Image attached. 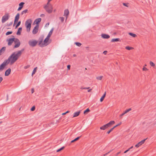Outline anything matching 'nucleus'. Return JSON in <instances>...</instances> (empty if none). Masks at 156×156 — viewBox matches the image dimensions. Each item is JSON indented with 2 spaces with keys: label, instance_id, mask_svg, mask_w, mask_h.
<instances>
[{
  "label": "nucleus",
  "instance_id": "obj_1",
  "mask_svg": "<svg viewBox=\"0 0 156 156\" xmlns=\"http://www.w3.org/2000/svg\"><path fill=\"white\" fill-rule=\"evenodd\" d=\"M24 50V49H23L20 51H18L17 52L13 53L9 57L8 59L10 62L11 64H13L18 59Z\"/></svg>",
  "mask_w": 156,
  "mask_h": 156
},
{
  "label": "nucleus",
  "instance_id": "obj_2",
  "mask_svg": "<svg viewBox=\"0 0 156 156\" xmlns=\"http://www.w3.org/2000/svg\"><path fill=\"white\" fill-rule=\"evenodd\" d=\"M32 20L30 19L27 20L25 22V25L27 29V31L29 32L30 30Z\"/></svg>",
  "mask_w": 156,
  "mask_h": 156
},
{
  "label": "nucleus",
  "instance_id": "obj_3",
  "mask_svg": "<svg viewBox=\"0 0 156 156\" xmlns=\"http://www.w3.org/2000/svg\"><path fill=\"white\" fill-rule=\"evenodd\" d=\"M10 63L8 59L5 60L0 66V71L4 69L5 66Z\"/></svg>",
  "mask_w": 156,
  "mask_h": 156
},
{
  "label": "nucleus",
  "instance_id": "obj_4",
  "mask_svg": "<svg viewBox=\"0 0 156 156\" xmlns=\"http://www.w3.org/2000/svg\"><path fill=\"white\" fill-rule=\"evenodd\" d=\"M9 17L10 16L9 13H5V15L2 17V23H4L9 19Z\"/></svg>",
  "mask_w": 156,
  "mask_h": 156
},
{
  "label": "nucleus",
  "instance_id": "obj_5",
  "mask_svg": "<svg viewBox=\"0 0 156 156\" xmlns=\"http://www.w3.org/2000/svg\"><path fill=\"white\" fill-rule=\"evenodd\" d=\"M44 8L46 11L49 13H51L52 11L53 7L52 5H49L48 6H44Z\"/></svg>",
  "mask_w": 156,
  "mask_h": 156
},
{
  "label": "nucleus",
  "instance_id": "obj_6",
  "mask_svg": "<svg viewBox=\"0 0 156 156\" xmlns=\"http://www.w3.org/2000/svg\"><path fill=\"white\" fill-rule=\"evenodd\" d=\"M37 43V41L35 40H30L28 42V44L30 46L34 47Z\"/></svg>",
  "mask_w": 156,
  "mask_h": 156
},
{
  "label": "nucleus",
  "instance_id": "obj_7",
  "mask_svg": "<svg viewBox=\"0 0 156 156\" xmlns=\"http://www.w3.org/2000/svg\"><path fill=\"white\" fill-rule=\"evenodd\" d=\"M14 43L15 45L14 47V48H16L19 47L20 45V42L19 40L16 38L15 40Z\"/></svg>",
  "mask_w": 156,
  "mask_h": 156
},
{
  "label": "nucleus",
  "instance_id": "obj_8",
  "mask_svg": "<svg viewBox=\"0 0 156 156\" xmlns=\"http://www.w3.org/2000/svg\"><path fill=\"white\" fill-rule=\"evenodd\" d=\"M16 38L14 37L10 38L6 40V41L8 42V44L9 46H10L12 43L14 42Z\"/></svg>",
  "mask_w": 156,
  "mask_h": 156
},
{
  "label": "nucleus",
  "instance_id": "obj_9",
  "mask_svg": "<svg viewBox=\"0 0 156 156\" xmlns=\"http://www.w3.org/2000/svg\"><path fill=\"white\" fill-rule=\"evenodd\" d=\"M39 29V26L37 25H36L35 27H34L33 31L32 33L33 34H36L38 31Z\"/></svg>",
  "mask_w": 156,
  "mask_h": 156
},
{
  "label": "nucleus",
  "instance_id": "obj_10",
  "mask_svg": "<svg viewBox=\"0 0 156 156\" xmlns=\"http://www.w3.org/2000/svg\"><path fill=\"white\" fill-rule=\"evenodd\" d=\"M48 41V40L45 38V39L44 40L42 44L41 45H40V47H43L44 46H47L48 44V43H47Z\"/></svg>",
  "mask_w": 156,
  "mask_h": 156
},
{
  "label": "nucleus",
  "instance_id": "obj_11",
  "mask_svg": "<svg viewBox=\"0 0 156 156\" xmlns=\"http://www.w3.org/2000/svg\"><path fill=\"white\" fill-rule=\"evenodd\" d=\"M147 139V138H146L144 140H141V141L139 142L137 144H136L135 146L137 147H139L140 146L144 143L145 141Z\"/></svg>",
  "mask_w": 156,
  "mask_h": 156
},
{
  "label": "nucleus",
  "instance_id": "obj_12",
  "mask_svg": "<svg viewBox=\"0 0 156 156\" xmlns=\"http://www.w3.org/2000/svg\"><path fill=\"white\" fill-rule=\"evenodd\" d=\"M19 16H20V14L19 13H18L16 15L14 21V23L13 24V26L15 25V24L18 21L19 19Z\"/></svg>",
  "mask_w": 156,
  "mask_h": 156
},
{
  "label": "nucleus",
  "instance_id": "obj_13",
  "mask_svg": "<svg viewBox=\"0 0 156 156\" xmlns=\"http://www.w3.org/2000/svg\"><path fill=\"white\" fill-rule=\"evenodd\" d=\"M69 13V12L68 9H66L64 10V16H66V20H67V16L68 15Z\"/></svg>",
  "mask_w": 156,
  "mask_h": 156
},
{
  "label": "nucleus",
  "instance_id": "obj_14",
  "mask_svg": "<svg viewBox=\"0 0 156 156\" xmlns=\"http://www.w3.org/2000/svg\"><path fill=\"white\" fill-rule=\"evenodd\" d=\"M115 123L114 121H111L108 123L106 124V126L108 127H110L112 125L114 124Z\"/></svg>",
  "mask_w": 156,
  "mask_h": 156
},
{
  "label": "nucleus",
  "instance_id": "obj_15",
  "mask_svg": "<svg viewBox=\"0 0 156 156\" xmlns=\"http://www.w3.org/2000/svg\"><path fill=\"white\" fill-rule=\"evenodd\" d=\"M11 72V69L10 68L8 69L5 72V76H9L10 73Z\"/></svg>",
  "mask_w": 156,
  "mask_h": 156
},
{
  "label": "nucleus",
  "instance_id": "obj_16",
  "mask_svg": "<svg viewBox=\"0 0 156 156\" xmlns=\"http://www.w3.org/2000/svg\"><path fill=\"white\" fill-rule=\"evenodd\" d=\"M41 18H38L36 19L34 21V23H35L36 24V25H37L38 26H39V23L41 22Z\"/></svg>",
  "mask_w": 156,
  "mask_h": 156
},
{
  "label": "nucleus",
  "instance_id": "obj_17",
  "mask_svg": "<svg viewBox=\"0 0 156 156\" xmlns=\"http://www.w3.org/2000/svg\"><path fill=\"white\" fill-rule=\"evenodd\" d=\"M101 36L104 39H108L110 37L108 35L105 34H102Z\"/></svg>",
  "mask_w": 156,
  "mask_h": 156
},
{
  "label": "nucleus",
  "instance_id": "obj_18",
  "mask_svg": "<svg viewBox=\"0 0 156 156\" xmlns=\"http://www.w3.org/2000/svg\"><path fill=\"white\" fill-rule=\"evenodd\" d=\"M6 48L5 47H3L0 50V54L1 55L2 54L4 53L5 51V50Z\"/></svg>",
  "mask_w": 156,
  "mask_h": 156
},
{
  "label": "nucleus",
  "instance_id": "obj_19",
  "mask_svg": "<svg viewBox=\"0 0 156 156\" xmlns=\"http://www.w3.org/2000/svg\"><path fill=\"white\" fill-rule=\"evenodd\" d=\"M22 27L19 28L16 33V34L17 35H20L21 34V31H22Z\"/></svg>",
  "mask_w": 156,
  "mask_h": 156
},
{
  "label": "nucleus",
  "instance_id": "obj_20",
  "mask_svg": "<svg viewBox=\"0 0 156 156\" xmlns=\"http://www.w3.org/2000/svg\"><path fill=\"white\" fill-rule=\"evenodd\" d=\"M80 113V111L76 112H75L74 113V115L73 117H75L78 116L79 115Z\"/></svg>",
  "mask_w": 156,
  "mask_h": 156
},
{
  "label": "nucleus",
  "instance_id": "obj_21",
  "mask_svg": "<svg viewBox=\"0 0 156 156\" xmlns=\"http://www.w3.org/2000/svg\"><path fill=\"white\" fill-rule=\"evenodd\" d=\"M43 38L42 37H40L39 38V41H38V43H39V45L40 46V45H41L42 44V42L43 41Z\"/></svg>",
  "mask_w": 156,
  "mask_h": 156
},
{
  "label": "nucleus",
  "instance_id": "obj_22",
  "mask_svg": "<svg viewBox=\"0 0 156 156\" xmlns=\"http://www.w3.org/2000/svg\"><path fill=\"white\" fill-rule=\"evenodd\" d=\"M108 128V127L107 126L106 124H105L103 125V126H102L101 127H100V129H101L105 130Z\"/></svg>",
  "mask_w": 156,
  "mask_h": 156
},
{
  "label": "nucleus",
  "instance_id": "obj_23",
  "mask_svg": "<svg viewBox=\"0 0 156 156\" xmlns=\"http://www.w3.org/2000/svg\"><path fill=\"white\" fill-rule=\"evenodd\" d=\"M120 41V39L117 38H113L111 40V42H117L119 41Z\"/></svg>",
  "mask_w": 156,
  "mask_h": 156
},
{
  "label": "nucleus",
  "instance_id": "obj_24",
  "mask_svg": "<svg viewBox=\"0 0 156 156\" xmlns=\"http://www.w3.org/2000/svg\"><path fill=\"white\" fill-rule=\"evenodd\" d=\"M106 92H105L104 94L102 96V97H101V98H100V101L101 102H102V101H103L104 98H105V95H106Z\"/></svg>",
  "mask_w": 156,
  "mask_h": 156
},
{
  "label": "nucleus",
  "instance_id": "obj_25",
  "mask_svg": "<svg viewBox=\"0 0 156 156\" xmlns=\"http://www.w3.org/2000/svg\"><path fill=\"white\" fill-rule=\"evenodd\" d=\"M53 31V28H52L50 30V31L49 32L48 34V36L50 37L51 36V35L52 34V33Z\"/></svg>",
  "mask_w": 156,
  "mask_h": 156
},
{
  "label": "nucleus",
  "instance_id": "obj_26",
  "mask_svg": "<svg viewBox=\"0 0 156 156\" xmlns=\"http://www.w3.org/2000/svg\"><path fill=\"white\" fill-rule=\"evenodd\" d=\"M37 67H36L33 70V71L32 73V76H33V75L36 72V69H37Z\"/></svg>",
  "mask_w": 156,
  "mask_h": 156
},
{
  "label": "nucleus",
  "instance_id": "obj_27",
  "mask_svg": "<svg viewBox=\"0 0 156 156\" xmlns=\"http://www.w3.org/2000/svg\"><path fill=\"white\" fill-rule=\"evenodd\" d=\"M80 136H79V137H76V138L75 139H74L73 140H72L71 141V143H73L77 140H78L80 137Z\"/></svg>",
  "mask_w": 156,
  "mask_h": 156
},
{
  "label": "nucleus",
  "instance_id": "obj_28",
  "mask_svg": "<svg viewBox=\"0 0 156 156\" xmlns=\"http://www.w3.org/2000/svg\"><path fill=\"white\" fill-rule=\"evenodd\" d=\"M28 10L27 9H26L23 11L21 13V14L22 15H23L24 14H26Z\"/></svg>",
  "mask_w": 156,
  "mask_h": 156
},
{
  "label": "nucleus",
  "instance_id": "obj_29",
  "mask_svg": "<svg viewBox=\"0 0 156 156\" xmlns=\"http://www.w3.org/2000/svg\"><path fill=\"white\" fill-rule=\"evenodd\" d=\"M129 35H130V36H132V37H135L136 36V35L135 34H133V33H129Z\"/></svg>",
  "mask_w": 156,
  "mask_h": 156
},
{
  "label": "nucleus",
  "instance_id": "obj_30",
  "mask_svg": "<svg viewBox=\"0 0 156 156\" xmlns=\"http://www.w3.org/2000/svg\"><path fill=\"white\" fill-rule=\"evenodd\" d=\"M103 77V76H100L96 77L97 79L98 80H101L102 79V78Z\"/></svg>",
  "mask_w": 156,
  "mask_h": 156
},
{
  "label": "nucleus",
  "instance_id": "obj_31",
  "mask_svg": "<svg viewBox=\"0 0 156 156\" xmlns=\"http://www.w3.org/2000/svg\"><path fill=\"white\" fill-rule=\"evenodd\" d=\"M25 3L23 2H21L20 3L19 5V7H21V8H23V5Z\"/></svg>",
  "mask_w": 156,
  "mask_h": 156
},
{
  "label": "nucleus",
  "instance_id": "obj_32",
  "mask_svg": "<svg viewBox=\"0 0 156 156\" xmlns=\"http://www.w3.org/2000/svg\"><path fill=\"white\" fill-rule=\"evenodd\" d=\"M64 147H65L64 146L60 148L57 150L56 152H59V151H61V150H63L64 148Z\"/></svg>",
  "mask_w": 156,
  "mask_h": 156
},
{
  "label": "nucleus",
  "instance_id": "obj_33",
  "mask_svg": "<svg viewBox=\"0 0 156 156\" xmlns=\"http://www.w3.org/2000/svg\"><path fill=\"white\" fill-rule=\"evenodd\" d=\"M20 21H19V22H18L15 27V28H17L18 26H19L20 25Z\"/></svg>",
  "mask_w": 156,
  "mask_h": 156
},
{
  "label": "nucleus",
  "instance_id": "obj_34",
  "mask_svg": "<svg viewBox=\"0 0 156 156\" xmlns=\"http://www.w3.org/2000/svg\"><path fill=\"white\" fill-rule=\"evenodd\" d=\"M150 64L151 66L154 67L155 66L154 64L151 61H150Z\"/></svg>",
  "mask_w": 156,
  "mask_h": 156
},
{
  "label": "nucleus",
  "instance_id": "obj_35",
  "mask_svg": "<svg viewBox=\"0 0 156 156\" xmlns=\"http://www.w3.org/2000/svg\"><path fill=\"white\" fill-rule=\"evenodd\" d=\"M75 44L78 46H79V47H80L81 45V44L79 43V42H75Z\"/></svg>",
  "mask_w": 156,
  "mask_h": 156
},
{
  "label": "nucleus",
  "instance_id": "obj_36",
  "mask_svg": "<svg viewBox=\"0 0 156 156\" xmlns=\"http://www.w3.org/2000/svg\"><path fill=\"white\" fill-rule=\"evenodd\" d=\"M12 33V31H8L5 34L6 35H8L11 34Z\"/></svg>",
  "mask_w": 156,
  "mask_h": 156
},
{
  "label": "nucleus",
  "instance_id": "obj_37",
  "mask_svg": "<svg viewBox=\"0 0 156 156\" xmlns=\"http://www.w3.org/2000/svg\"><path fill=\"white\" fill-rule=\"evenodd\" d=\"M90 111V109L88 108H87V109H86L84 111L83 113L84 114H86V112H88Z\"/></svg>",
  "mask_w": 156,
  "mask_h": 156
},
{
  "label": "nucleus",
  "instance_id": "obj_38",
  "mask_svg": "<svg viewBox=\"0 0 156 156\" xmlns=\"http://www.w3.org/2000/svg\"><path fill=\"white\" fill-rule=\"evenodd\" d=\"M131 108H129L126 110L124 112V113H126L128 112H129V111H131Z\"/></svg>",
  "mask_w": 156,
  "mask_h": 156
},
{
  "label": "nucleus",
  "instance_id": "obj_39",
  "mask_svg": "<svg viewBox=\"0 0 156 156\" xmlns=\"http://www.w3.org/2000/svg\"><path fill=\"white\" fill-rule=\"evenodd\" d=\"M125 48L126 49L129 50H130L132 48L131 47H129V46H126V47Z\"/></svg>",
  "mask_w": 156,
  "mask_h": 156
},
{
  "label": "nucleus",
  "instance_id": "obj_40",
  "mask_svg": "<svg viewBox=\"0 0 156 156\" xmlns=\"http://www.w3.org/2000/svg\"><path fill=\"white\" fill-rule=\"evenodd\" d=\"M59 19L61 20L62 22H63L64 20V18L62 17H60Z\"/></svg>",
  "mask_w": 156,
  "mask_h": 156
},
{
  "label": "nucleus",
  "instance_id": "obj_41",
  "mask_svg": "<svg viewBox=\"0 0 156 156\" xmlns=\"http://www.w3.org/2000/svg\"><path fill=\"white\" fill-rule=\"evenodd\" d=\"M114 129L112 128H111L109 131H108L107 132V134H109L111 131H112Z\"/></svg>",
  "mask_w": 156,
  "mask_h": 156
},
{
  "label": "nucleus",
  "instance_id": "obj_42",
  "mask_svg": "<svg viewBox=\"0 0 156 156\" xmlns=\"http://www.w3.org/2000/svg\"><path fill=\"white\" fill-rule=\"evenodd\" d=\"M35 109V107L34 106H33L31 108V111H34Z\"/></svg>",
  "mask_w": 156,
  "mask_h": 156
},
{
  "label": "nucleus",
  "instance_id": "obj_43",
  "mask_svg": "<svg viewBox=\"0 0 156 156\" xmlns=\"http://www.w3.org/2000/svg\"><path fill=\"white\" fill-rule=\"evenodd\" d=\"M49 2H49L48 1V2L47 4L46 5H45L44 6H48L49 5H51V4H50V3H49Z\"/></svg>",
  "mask_w": 156,
  "mask_h": 156
},
{
  "label": "nucleus",
  "instance_id": "obj_44",
  "mask_svg": "<svg viewBox=\"0 0 156 156\" xmlns=\"http://www.w3.org/2000/svg\"><path fill=\"white\" fill-rule=\"evenodd\" d=\"M12 23H13V22H10L9 24H8L7 25L9 27V26H11V25H12Z\"/></svg>",
  "mask_w": 156,
  "mask_h": 156
},
{
  "label": "nucleus",
  "instance_id": "obj_45",
  "mask_svg": "<svg viewBox=\"0 0 156 156\" xmlns=\"http://www.w3.org/2000/svg\"><path fill=\"white\" fill-rule=\"evenodd\" d=\"M126 113H124V112L123 113H122L120 115H119V117L120 118H121L122 117V116H123Z\"/></svg>",
  "mask_w": 156,
  "mask_h": 156
},
{
  "label": "nucleus",
  "instance_id": "obj_46",
  "mask_svg": "<svg viewBox=\"0 0 156 156\" xmlns=\"http://www.w3.org/2000/svg\"><path fill=\"white\" fill-rule=\"evenodd\" d=\"M121 124V123H119L118 124L116 125V126H114L113 128L114 129H115V127H117V126L120 125Z\"/></svg>",
  "mask_w": 156,
  "mask_h": 156
},
{
  "label": "nucleus",
  "instance_id": "obj_47",
  "mask_svg": "<svg viewBox=\"0 0 156 156\" xmlns=\"http://www.w3.org/2000/svg\"><path fill=\"white\" fill-rule=\"evenodd\" d=\"M143 71H146L148 69L146 67H144L143 69Z\"/></svg>",
  "mask_w": 156,
  "mask_h": 156
},
{
  "label": "nucleus",
  "instance_id": "obj_48",
  "mask_svg": "<svg viewBox=\"0 0 156 156\" xmlns=\"http://www.w3.org/2000/svg\"><path fill=\"white\" fill-rule=\"evenodd\" d=\"M67 68L68 70H69L70 68V65H68L67 66Z\"/></svg>",
  "mask_w": 156,
  "mask_h": 156
},
{
  "label": "nucleus",
  "instance_id": "obj_49",
  "mask_svg": "<svg viewBox=\"0 0 156 156\" xmlns=\"http://www.w3.org/2000/svg\"><path fill=\"white\" fill-rule=\"evenodd\" d=\"M29 67V66H24V69H27Z\"/></svg>",
  "mask_w": 156,
  "mask_h": 156
},
{
  "label": "nucleus",
  "instance_id": "obj_50",
  "mask_svg": "<svg viewBox=\"0 0 156 156\" xmlns=\"http://www.w3.org/2000/svg\"><path fill=\"white\" fill-rule=\"evenodd\" d=\"M107 53V51H104L103 52V53L105 55H106Z\"/></svg>",
  "mask_w": 156,
  "mask_h": 156
},
{
  "label": "nucleus",
  "instance_id": "obj_51",
  "mask_svg": "<svg viewBox=\"0 0 156 156\" xmlns=\"http://www.w3.org/2000/svg\"><path fill=\"white\" fill-rule=\"evenodd\" d=\"M22 8H21V7H19L17 9V10L20 11V10H21Z\"/></svg>",
  "mask_w": 156,
  "mask_h": 156
},
{
  "label": "nucleus",
  "instance_id": "obj_52",
  "mask_svg": "<svg viewBox=\"0 0 156 156\" xmlns=\"http://www.w3.org/2000/svg\"><path fill=\"white\" fill-rule=\"evenodd\" d=\"M69 112V111H67L66 112H65V113H62V115H65L66 114V113H68Z\"/></svg>",
  "mask_w": 156,
  "mask_h": 156
},
{
  "label": "nucleus",
  "instance_id": "obj_53",
  "mask_svg": "<svg viewBox=\"0 0 156 156\" xmlns=\"http://www.w3.org/2000/svg\"><path fill=\"white\" fill-rule=\"evenodd\" d=\"M3 80V78L2 77H0V83Z\"/></svg>",
  "mask_w": 156,
  "mask_h": 156
},
{
  "label": "nucleus",
  "instance_id": "obj_54",
  "mask_svg": "<svg viewBox=\"0 0 156 156\" xmlns=\"http://www.w3.org/2000/svg\"><path fill=\"white\" fill-rule=\"evenodd\" d=\"M31 93L32 94L33 93H34V89L33 88H32L31 89Z\"/></svg>",
  "mask_w": 156,
  "mask_h": 156
},
{
  "label": "nucleus",
  "instance_id": "obj_55",
  "mask_svg": "<svg viewBox=\"0 0 156 156\" xmlns=\"http://www.w3.org/2000/svg\"><path fill=\"white\" fill-rule=\"evenodd\" d=\"M111 151H109V152H108L106 153L104 155V156H105L106 155H107V154H108V153H109Z\"/></svg>",
  "mask_w": 156,
  "mask_h": 156
},
{
  "label": "nucleus",
  "instance_id": "obj_56",
  "mask_svg": "<svg viewBox=\"0 0 156 156\" xmlns=\"http://www.w3.org/2000/svg\"><path fill=\"white\" fill-rule=\"evenodd\" d=\"M129 151V149H128V150H126V151H125L124 152V153H126L128 151Z\"/></svg>",
  "mask_w": 156,
  "mask_h": 156
},
{
  "label": "nucleus",
  "instance_id": "obj_57",
  "mask_svg": "<svg viewBox=\"0 0 156 156\" xmlns=\"http://www.w3.org/2000/svg\"><path fill=\"white\" fill-rule=\"evenodd\" d=\"M50 37L49 36H48L47 35V37H46V39H48V40H49V38H50Z\"/></svg>",
  "mask_w": 156,
  "mask_h": 156
},
{
  "label": "nucleus",
  "instance_id": "obj_58",
  "mask_svg": "<svg viewBox=\"0 0 156 156\" xmlns=\"http://www.w3.org/2000/svg\"><path fill=\"white\" fill-rule=\"evenodd\" d=\"M123 5L126 6H127V5L125 3H123Z\"/></svg>",
  "mask_w": 156,
  "mask_h": 156
},
{
  "label": "nucleus",
  "instance_id": "obj_59",
  "mask_svg": "<svg viewBox=\"0 0 156 156\" xmlns=\"http://www.w3.org/2000/svg\"><path fill=\"white\" fill-rule=\"evenodd\" d=\"M89 88H90L89 87H85L83 88V89H88Z\"/></svg>",
  "mask_w": 156,
  "mask_h": 156
},
{
  "label": "nucleus",
  "instance_id": "obj_60",
  "mask_svg": "<svg viewBox=\"0 0 156 156\" xmlns=\"http://www.w3.org/2000/svg\"><path fill=\"white\" fill-rule=\"evenodd\" d=\"M49 23H47L46 24V25H45V26H48L49 25Z\"/></svg>",
  "mask_w": 156,
  "mask_h": 156
},
{
  "label": "nucleus",
  "instance_id": "obj_61",
  "mask_svg": "<svg viewBox=\"0 0 156 156\" xmlns=\"http://www.w3.org/2000/svg\"><path fill=\"white\" fill-rule=\"evenodd\" d=\"M121 153V152H118V153H117V154H116V155H118V154H119L120 153Z\"/></svg>",
  "mask_w": 156,
  "mask_h": 156
},
{
  "label": "nucleus",
  "instance_id": "obj_62",
  "mask_svg": "<svg viewBox=\"0 0 156 156\" xmlns=\"http://www.w3.org/2000/svg\"><path fill=\"white\" fill-rule=\"evenodd\" d=\"M133 147L132 146V147H130L128 149H129V150L130 149L132 148H133Z\"/></svg>",
  "mask_w": 156,
  "mask_h": 156
},
{
  "label": "nucleus",
  "instance_id": "obj_63",
  "mask_svg": "<svg viewBox=\"0 0 156 156\" xmlns=\"http://www.w3.org/2000/svg\"><path fill=\"white\" fill-rule=\"evenodd\" d=\"M91 90H92L91 89H90V90H88V92H90V91H91Z\"/></svg>",
  "mask_w": 156,
  "mask_h": 156
},
{
  "label": "nucleus",
  "instance_id": "obj_64",
  "mask_svg": "<svg viewBox=\"0 0 156 156\" xmlns=\"http://www.w3.org/2000/svg\"><path fill=\"white\" fill-rule=\"evenodd\" d=\"M44 15L43 14H42L41 15V16H44Z\"/></svg>",
  "mask_w": 156,
  "mask_h": 156
}]
</instances>
